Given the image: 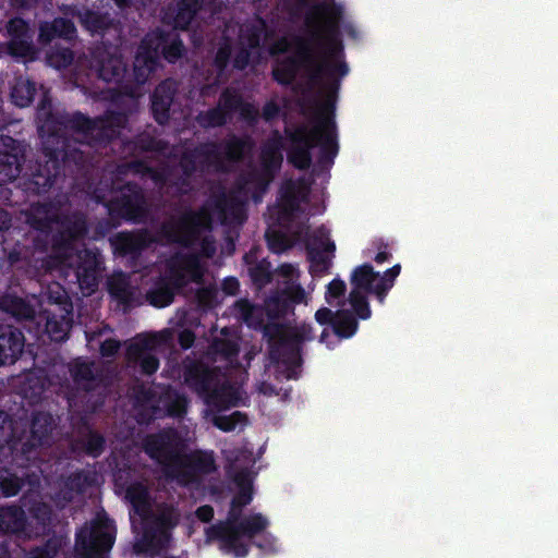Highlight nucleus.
Instances as JSON below:
<instances>
[{
    "instance_id": "e2e57ef3",
    "label": "nucleus",
    "mask_w": 558,
    "mask_h": 558,
    "mask_svg": "<svg viewBox=\"0 0 558 558\" xmlns=\"http://www.w3.org/2000/svg\"><path fill=\"white\" fill-rule=\"evenodd\" d=\"M307 256L310 262L312 263V268L314 271L319 272H328L331 262L329 257L319 248H315L312 246H307Z\"/></svg>"
},
{
    "instance_id": "e433bc0d",
    "label": "nucleus",
    "mask_w": 558,
    "mask_h": 558,
    "mask_svg": "<svg viewBox=\"0 0 558 558\" xmlns=\"http://www.w3.org/2000/svg\"><path fill=\"white\" fill-rule=\"evenodd\" d=\"M73 383L85 391H92L99 383L94 372V363L75 360L69 366Z\"/></svg>"
},
{
    "instance_id": "c85d7f7f",
    "label": "nucleus",
    "mask_w": 558,
    "mask_h": 558,
    "mask_svg": "<svg viewBox=\"0 0 558 558\" xmlns=\"http://www.w3.org/2000/svg\"><path fill=\"white\" fill-rule=\"evenodd\" d=\"M53 510L43 501L33 502L28 508L27 525L36 536L46 535L51 531Z\"/></svg>"
},
{
    "instance_id": "c9c22d12",
    "label": "nucleus",
    "mask_w": 558,
    "mask_h": 558,
    "mask_svg": "<svg viewBox=\"0 0 558 558\" xmlns=\"http://www.w3.org/2000/svg\"><path fill=\"white\" fill-rule=\"evenodd\" d=\"M254 256L252 253L244 255L243 259L248 266V276L252 284L257 289L262 290L272 281V267L271 263L267 258H263L258 262L253 260Z\"/></svg>"
},
{
    "instance_id": "9b49d317",
    "label": "nucleus",
    "mask_w": 558,
    "mask_h": 558,
    "mask_svg": "<svg viewBox=\"0 0 558 558\" xmlns=\"http://www.w3.org/2000/svg\"><path fill=\"white\" fill-rule=\"evenodd\" d=\"M144 451L162 468L166 476L170 477L181 456L177 433L161 430L148 435L144 440Z\"/></svg>"
},
{
    "instance_id": "39448f33",
    "label": "nucleus",
    "mask_w": 558,
    "mask_h": 558,
    "mask_svg": "<svg viewBox=\"0 0 558 558\" xmlns=\"http://www.w3.org/2000/svg\"><path fill=\"white\" fill-rule=\"evenodd\" d=\"M116 535L114 521L106 513L97 514L89 525L86 524L76 532L74 558H108Z\"/></svg>"
},
{
    "instance_id": "9d476101",
    "label": "nucleus",
    "mask_w": 558,
    "mask_h": 558,
    "mask_svg": "<svg viewBox=\"0 0 558 558\" xmlns=\"http://www.w3.org/2000/svg\"><path fill=\"white\" fill-rule=\"evenodd\" d=\"M171 339V332L168 329L159 335L143 336L129 344L126 348V359L130 364L140 368L142 375L150 376L159 368V359L154 350Z\"/></svg>"
},
{
    "instance_id": "c756f323",
    "label": "nucleus",
    "mask_w": 558,
    "mask_h": 558,
    "mask_svg": "<svg viewBox=\"0 0 558 558\" xmlns=\"http://www.w3.org/2000/svg\"><path fill=\"white\" fill-rule=\"evenodd\" d=\"M282 137L278 131L275 132V136L269 138L260 151V163L263 170L270 177L275 174L281 168L283 156H282Z\"/></svg>"
},
{
    "instance_id": "5701e85b",
    "label": "nucleus",
    "mask_w": 558,
    "mask_h": 558,
    "mask_svg": "<svg viewBox=\"0 0 558 558\" xmlns=\"http://www.w3.org/2000/svg\"><path fill=\"white\" fill-rule=\"evenodd\" d=\"M72 447L78 453L97 459L105 452L107 439L102 433L84 420L76 430Z\"/></svg>"
},
{
    "instance_id": "1a4fd4ad",
    "label": "nucleus",
    "mask_w": 558,
    "mask_h": 558,
    "mask_svg": "<svg viewBox=\"0 0 558 558\" xmlns=\"http://www.w3.org/2000/svg\"><path fill=\"white\" fill-rule=\"evenodd\" d=\"M216 146L214 143H199L182 151L178 162L182 173L169 183L180 196L189 195L193 191L191 179L196 173H209L211 172L210 165H220Z\"/></svg>"
},
{
    "instance_id": "c03bdc74",
    "label": "nucleus",
    "mask_w": 558,
    "mask_h": 558,
    "mask_svg": "<svg viewBox=\"0 0 558 558\" xmlns=\"http://www.w3.org/2000/svg\"><path fill=\"white\" fill-rule=\"evenodd\" d=\"M357 329V318L350 310L340 308L336 311V319L332 326L335 336L339 339H349L356 333Z\"/></svg>"
},
{
    "instance_id": "ddd939ff",
    "label": "nucleus",
    "mask_w": 558,
    "mask_h": 558,
    "mask_svg": "<svg viewBox=\"0 0 558 558\" xmlns=\"http://www.w3.org/2000/svg\"><path fill=\"white\" fill-rule=\"evenodd\" d=\"M217 470L213 451L195 450L180 456L170 477L182 485L198 484L206 475Z\"/></svg>"
},
{
    "instance_id": "8fccbe9b",
    "label": "nucleus",
    "mask_w": 558,
    "mask_h": 558,
    "mask_svg": "<svg viewBox=\"0 0 558 558\" xmlns=\"http://www.w3.org/2000/svg\"><path fill=\"white\" fill-rule=\"evenodd\" d=\"M35 95L36 86L31 81L16 82L11 92L12 102L20 108L28 107L33 102Z\"/></svg>"
},
{
    "instance_id": "7ed1b4c3",
    "label": "nucleus",
    "mask_w": 558,
    "mask_h": 558,
    "mask_svg": "<svg viewBox=\"0 0 558 558\" xmlns=\"http://www.w3.org/2000/svg\"><path fill=\"white\" fill-rule=\"evenodd\" d=\"M54 426L49 412L34 411L31 420H14L0 411V453L10 456L11 463L17 468H27L39 449L49 445Z\"/></svg>"
},
{
    "instance_id": "f704fd0d",
    "label": "nucleus",
    "mask_w": 558,
    "mask_h": 558,
    "mask_svg": "<svg viewBox=\"0 0 558 558\" xmlns=\"http://www.w3.org/2000/svg\"><path fill=\"white\" fill-rule=\"evenodd\" d=\"M125 499L131 504L135 514L145 519L151 511L148 488L141 482L131 483L125 490Z\"/></svg>"
},
{
    "instance_id": "58836bf2",
    "label": "nucleus",
    "mask_w": 558,
    "mask_h": 558,
    "mask_svg": "<svg viewBox=\"0 0 558 558\" xmlns=\"http://www.w3.org/2000/svg\"><path fill=\"white\" fill-rule=\"evenodd\" d=\"M207 10L199 3V0H183L179 3L173 26L179 31H186L193 22L196 14L205 17Z\"/></svg>"
},
{
    "instance_id": "3c124183",
    "label": "nucleus",
    "mask_w": 558,
    "mask_h": 558,
    "mask_svg": "<svg viewBox=\"0 0 558 558\" xmlns=\"http://www.w3.org/2000/svg\"><path fill=\"white\" fill-rule=\"evenodd\" d=\"M180 514L173 507H165L149 522L171 538V531L179 524Z\"/></svg>"
},
{
    "instance_id": "052dcab7",
    "label": "nucleus",
    "mask_w": 558,
    "mask_h": 558,
    "mask_svg": "<svg viewBox=\"0 0 558 558\" xmlns=\"http://www.w3.org/2000/svg\"><path fill=\"white\" fill-rule=\"evenodd\" d=\"M266 241L269 250L275 254H280L292 246L288 235L281 231L267 232Z\"/></svg>"
},
{
    "instance_id": "0e129e2a",
    "label": "nucleus",
    "mask_w": 558,
    "mask_h": 558,
    "mask_svg": "<svg viewBox=\"0 0 558 558\" xmlns=\"http://www.w3.org/2000/svg\"><path fill=\"white\" fill-rule=\"evenodd\" d=\"M225 41L218 48L215 58L214 64L219 72H222L227 69L230 58H231V39L233 37H221Z\"/></svg>"
},
{
    "instance_id": "de8ad7c7",
    "label": "nucleus",
    "mask_w": 558,
    "mask_h": 558,
    "mask_svg": "<svg viewBox=\"0 0 558 558\" xmlns=\"http://www.w3.org/2000/svg\"><path fill=\"white\" fill-rule=\"evenodd\" d=\"M108 292L124 306H131L134 300V292L129 279L123 274L113 276L108 281Z\"/></svg>"
},
{
    "instance_id": "aec40b11",
    "label": "nucleus",
    "mask_w": 558,
    "mask_h": 558,
    "mask_svg": "<svg viewBox=\"0 0 558 558\" xmlns=\"http://www.w3.org/2000/svg\"><path fill=\"white\" fill-rule=\"evenodd\" d=\"M206 143L216 144L217 158L220 165H210L214 172L223 173L228 171L226 161L236 163L244 159L245 155L252 148V142L248 137H241L232 134L221 142L207 141Z\"/></svg>"
},
{
    "instance_id": "2f4dec72",
    "label": "nucleus",
    "mask_w": 558,
    "mask_h": 558,
    "mask_svg": "<svg viewBox=\"0 0 558 558\" xmlns=\"http://www.w3.org/2000/svg\"><path fill=\"white\" fill-rule=\"evenodd\" d=\"M27 526V515L22 507L16 505L0 507V532L16 534L24 532Z\"/></svg>"
},
{
    "instance_id": "338daca9",
    "label": "nucleus",
    "mask_w": 558,
    "mask_h": 558,
    "mask_svg": "<svg viewBox=\"0 0 558 558\" xmlns=\"http://www.w3.org/2000/svg\"><path fill=\"white\" fill-rule=\"evenodd\" d=\"M51 247L56 253H65L72 248L75 242L69 234L61 228L53 234H51Z\"/></svg>"
},
{
    "instance_id": "bf43d9fd",
    "label": "nucleus",
    "mask_w": 558,
    "mask_h": 558,
    "mask_svg": "<svg viewBox=\"0 0 558 558\" xmlns=\"http://www.w3.org/2000/svg\"><path fill=\"white\" fill-rule=\"evenodd\" d=\"M347 292V284L340 278H335L331 280L326 288L325 300L329 305H342L343 302L340 301L344 296Z\"/></svg>"
},
{
    "instance_id": "f03ea898",
    "label": "nucleus",
    "mask_w": 558,
    "mask_h": 558,
    "mask_svg": "<svg viewBox=\"0 0 558 558\" xmlns=\"http://www.w3.org/2000/svg\"><path fill=\"white\" fill-rule=\"evenodd\" d=\"M37 120L44 161L31 167L24 182L26 190L37 195L47 193L57 178L76 177L86 167L88 157L81 149L82 143L69 136V130L83 135L90 147L105 148L120 136L128 123L125 113L111 110L96 118L81 111L60 116L52 111L51 102L46 97L37 108Z\"/></svg>"
},
{
    "instance_id": "bb28decb",
    "label": "nucleus",
    "mask_w": 558,
    "mask_h": 558,
    "mask_svg": "<svg viewBox=\"0 0 558 558\" xmlns=\"http://www.w3.org/2000/svg\"><path fill=\"white\" fill-rule=\"evenodd\" d=\"M175 88L169 81L159 83L151 94L150 110L155 121L163 125L170 119V107L173 102Z\"/></svg>"
},
{
    "instance_id": "423d86ee",
    "label": "nucleus",
    "mask_w": 558,
    "mask_h": 558,
    "mask_svg": "<svg viewBox=\"0 0 558 558\" xmlns=\"http://www.w3.org/2000/svg\"><path fill=\"white\" fill-rule=\"evenodd\" d=\"M98 202L102 203L99 197ZM104 205L113 220L142 223L150 214V205L144 189L132 181L117 187L111 198L104 202Z\"/></svg>"
},
{
    "instance_id": "f257e3e1",
    "label": "nucleus",
    "mask_w": 558,
    "mask_h": 558,
    "mask_svg": "<svg viewBox=\"0 0 558 558\" xmlns=\"http://www.w3.org/2000/svg\"><path fill=\"white\" fill-rule=\"evenodd\" d=\"M240 47L233 58V68L245 70L250 64H257L260 58L262 37H238ZM274 37H263L267 40ZM287 44L289 37H278ZM293 39L292 51L275 60L271 76L281 86H291L298 74L308 86L317 87L324 96L314 125L306 124L284 128L289 142L288 162L295 169L304 171L313 162L312 149L319 147L317 162L329 169L339 153L337 124L335 120L338 94L341 81L349 72L345 61L342 37H290Z\"/></svg>"
},
{
    "instance_id": "a18cd8bd",
    "label": "nucleus",
    "mask_w": 558,
    "mask_h": 558,
    "mask_svg": "<svg viewBox=\"0 0 558 558\" xmlns=\"http://www.w3.org/2000/svg\"><path fill=\"white\" fill-rule=\"evenodd\" d=\"M233 482L238 486L239 490L233 496L231 502L234 507L244 508L250 505L253 500V481L246 469H242L236 472L233 476Z\"/></svg>"
},
{
    "instance_id": "393cba45",
    "label": "nucleus",
    "mask_w": 558,
    "mask_h": 558,
    "mask_svg": "<svg viewBox=\"0 0 558 558\" xmlns=\"http://www.w3.org/2000/svg\"><path fill=\"white\" fill-rule=\"evenodd\" d=\"M184 383L186 386L203 397L219 378L215 368L199 361H192L184 366Z\"/></svg>"
},
{
    "instance_id": "a878e982",
    "label": "nucleus",
    "mask_w": 558,
    "mask_h": 558,
    "mask_svg": "<svg viewBox=\"0 0 558 558\" xmlns=\"http://www.w3.org/2000/svg\"><path fill=\"white\" fill-rule=\"evenodd\" d=\"M25 336L16 327L0 328V366L13 365L22 355Z\"/></svg>"
},
{
    "instance_id": "20e7f679",
    "label": "nucleus",
    "mask_w": 558,
    "mask_h": 558,
    "mask_svg": "<svg viewBox=\"0 0 558 558\" xmlns=\"http://www.w3.org/2000/svg\"><path fill=\"white\" fill-rule=\"evenodd\" d=\"M313 339V327L310 324H301L289 328L288 333L281 337L280 341L271 344L269 360L277 366L278 378L283 377L288 380L300 378L303 344Z\"/></svg>"
},
{
    "instance_id": "864d4df0",
    "label": "nucleus",
    "mask_w": 558,
    "mask_h": 558,
    "mask_svg": "<svg viewBox=\"0 0 558 558\" xmlns=\"http://www.w3.org/2000/svg\"><path fill=\"white\" fill-rule=\"evenodd\" d=\"M214 425L222 432H232L238 426L244 427L248 423L247 415L241 411H234L229 415H216Z\"/></svg>"
},
{
    "instance_id": "6e6552de",
    "label": "nucleus",
    "mask_w": 558,
    "mask_h": 558,
    "mask_svg": "<svg viewBox=\"0 0 558 558\" xmlns=\"http://www.w3.org/2000/svg\"><path fill=\"white\" fill-rule=\"evenodd\" d=\"M27 223L46 238L51 234L56 225L74 241L83 240L88 233V225L83 214L60 215L47 203H38L32 206L27 214Z\"/></svg>"
},
{
    "instance_id": "4d7b16f0",
    "label": "nucleus",
    "mask_w": 558,
    "mask_h": 558,
    "mask_svg": "<svg viewBox=\"0 0 558 558\" xmlns=\"http://www.w3.org/2000/svg\"><path fill=\"white\" fill-rule=\"evenodd\" d=\"M80 19L88 32H106L110 29L111 21L96 12L85 11L80 14Z\"/></svg>"
},
{
    "instance_id": "f8f14e48",
    "label": "nucleus",
    "mask_w": 558,
    "mask_h": 558,
    "mask_svg": "<svg viewBox=\"0 0 558 558\" xmlns=\"http://www.w3.org/2000/svg\"><path fill=\"white\" fill-rule=\"evenodd\" d=\"M89 68L107 83H121L128 71L119 48L107 46L104 41L90 49Z\"/></svg>"
},
{
    "instance_id": "0eeeda50",
    "label": "nucleus",
    "mask_w": 558,
    "mask_h": 558,
    "mask_svg": "<svg viewBox=\"0 0 558 558\" xmlns=\"http://www.w3.org/2000/svg\"><path fill=\"white\" fill-rule=\"evenodd\" d=\"M211 228L213 216L205 204L196 210L186 209L177 219L163 222L160 231L168 242L190 247L199 240L202 232Z\"/></svg>"
},
{
    "instance_id": "b1692460",
    "label": "nucleus",
    "mask_w": 558,
    "mask_h": 558,
    "mask_svg": "<svg viewBox=\"0 0 558 558\" xmlns=\"http://www.w3.org/2000/svg\"><path fill=\"white\" fill-rule=\"evenodd\" d=\"M154 37H143L133 61V75L137 84H145L149 75L156 71L159 65V56L157 49L150 44ZM166 40L168 37H155Z\"/></svg>"
},
{
    "instance_id": "79ce46f5",
    "label": "nucleus",
    "mask_w": 558,
    "mask_h": 558,
    "mask_svg": "<svg viewBox=\"0 0 558 558\" xmlns=\"http://www.w3.org/2000/svg\"><path fill=\"white\" fill-rule=\"evenodd\" d=\"M33 37H10L8 54L23 62H32L38 59L39 49L32 41Z\"/></svg>"
},
{
    "instance_id": "412c9836",
    "label": "nucleus",
    "mask_w": 558,
    "mask_h": 558,
    "mask_svg": "<svg viewBox=\"0 0 558 558\" xmlns=\"http://www.w3.org/2000/svg\"><path fill=\"white\" fill-rule=\"evenodd\" d=\"M238 100L229 96V89L226 87L219 96L216 107L199 111L195 121L202 129H214L226 125L234 116Z\"/></svg>"
},
{
    "instance_id": "a19ab883",
    "label": "nucleus",
    "mask_w": 558,
    "mask_h": 558,
    "mask_svg": "<svg viewBox=\"0 0 558 558\" xmlns=\"http://www.w3.org/2000/svg\"><path fill=\"white\" fill-rule=\"evenodd\" d=\"M129 146L132 151L137 154L157 153L165 154L169 147V143L165 140L157 138L148 132L136 134L129 141Z\"/></svg>"
},
{
    "instance_id": "37998d69",
    "label": "nucleus",
    "mask_w": 558,
    "mask_h": 558,
    "mask_svg": "<svg viewBox=\"0 0 558 558\" xmlns=\"http://www.w3.org/2000/svg\"><path fill=\"white\" fill-rule=\"evenodd\" d=\"M27 477V473L19 475L7 466H0V497L10 498L19 495Z\"/></svg>"
},
{
    "instance_id": "680f3d73",
    "label": "nucleus",
    "mask_w": 558,
    "mask_h": 558,
    "mask_svg": "<svg viewBox=\"0 0 558 558\" xmlns=\"http://www.w3.org/2000/svg\"><path fill=\"white\" fill-rule=\"evenodd\" d=\"M45 330L49 338L56 342L63 341L68 337L66 324L63 320H58L54 316L47 318Z\"/></svg>"
},
{
    "instance_id": "69168bd1",
    "label": "nucleus",
    "mask_w": 558,
    "mask_h": 558,
    "mask_svg": "<svg viewBox=\"0 0 558 558\" xmlns=\"http://www.w3.org/2000/svg\"><path fill=\"white\" fill-rule=\"evenodd\" d=\"M185 48L181 37H173V40L162 46V57L169 63H175L184 53Z\"/></svg>"
},
{
    "instance_id": "cd10ccee",
    "label": "nucleus",
    "mask_w": 558,
    "mask_h": 558,
    "mask_svg": "<svg viewBox=\"0 0 558 558\" xmlns=\"http://www.w3.org/2000/svg\"><path fill=\"white\" fill-rule=\"evenodd\" d=\"M170 537L160 532L149 521L144 523L143 534L140 541L134 545L136 554H148L150 556L159 555L167 548Z\"/></svg>"
},
{
    "instance_id": "473e14b6",
    "label": "nucleus",
    "mask_w": 558,
    "mask_h": 558,
    "mask_svg": "<svg viewBox=\"0 0 558 558\" xmlns=\"http://www.w3.org/2000/svg\"><path fill=\"white\" fill-rule=\"evenodd\" d=\"M0 310L17 320H31L35 317L34 306L15 293L0 295Z\"/></svg>"
},
{
    "instance_id": "4c0bfd02",
    "label": "nucleus",
    "mask_w": 558,
    "mask_h": 558,
    "mask_svg": "<svg viewBox=\"0 0 558 558\" xmlns=\"http://www.w3.org/2000/svg\"><path fill=\"white\" fill-rule=\"evenodd\" d=\"M159 403L167 416L178 418L186 414L189 404L186 397L171 387L161 392Z\"/></svg>"
},
{
    "instance_id": "a211bd4d",
    "label": "nucleus",
    "mask_w": 558,
    "mask_h": 558,
    "mask_svg": "<svg viewBox=\"0 0 558 558\" xmlns=\"http://www.w3.org/2000/svg\"><path fill=\"white\" fill-rule=\"evenodd\" d=\"M25 161L24 145L9 135L0 137V185L17 179Z\"/></svg>"
},
{
    "instance_id": "f3484780",
    "label": "nucleus",
    "mask_w": 558,
    "mask_h": 558,
    "mask_svg": "<svg viewBox=\"0 0 558 558\" xmlns=\"http://www.w3.org/2000/svg\"><path fill=\"white\" fill-rule=\"evenodd\" d=\"M175 291L184 289L190 281L201 282L203 270L194 255H183L168 262L166 272L159 276Z\"/></svg>"
},
{
    "instance_id": "4468645a",
    "label": "nucleus",
    "mask_w": 558,
    "mask_h": 558,
    "mask_svg": "<svg viewBox=\"0 0 558 558\" xmlns=\"http://www.w3.org/2000/svg\"><path fill=\"white\" fill-rule=\"evenodd\" d=\"M374 267L368 264H362L355 267L351 274L350 282L352 289L348 301L351 305V312L357 319L366 320L372 316V310L367 294H374Z\"/></svg>"
},
{
    "instance_id": "4be33fe9",
    "label": "nucleus",
    "mask_w": 558,
    "mask_h": 558,
    "mask_svg": "<svg viewBox=\"0 0 558 558\" xmlns=\"http://www.w3.org/2000/svg\"><path fill=\"white\" fill-rule=\"evenodd\" d=\"M110 243L117 256L136 258L150 246L153 238L145 229L122 231L112 236Z\"/></svg>"
},
{
    "instance_id": "6ab92c4d",
    "label": "nucleus",
    "mask_w": 558,
    "mask_h": 558,
    "mask_svg": "<svg viewBox=\"0 0 558 558\" xmlns=\"http://www.w3.org/2000/svg\"><path fill=\"white\" fill-rule=\"evenodd\" d=\"M102 259L98 252L85 248L77 254L75 276L81 290L96 291L101 278Z\"/></svg>"
},
{
    "instance_id": "7c9ffc66",
    "label": "nucleus",
    "mask_w": 558,
    "mask_h": 558,
    "mask_svg": "<svg viewBox=\"0 0 558 558\" xmlns=\"http://www.w3.org/2000/svg\"><path fill=\"white\" fill-rule=\"evenodd\" d=\"M202 398L208 407L217 411L227 410L235 405L233 388L228 383H221L220 378L215 381V385Z\"/></svg>"
},
{
    "instance_id": "49530a36",
    "label": "nucleus",
    "mask_w": 558,
    "mask_h": 558,
    "mask_svg": "<svg viewBox=\"0 0 558 558\" xmlns=\"http://www.w3.org/2000/svg\"><path fill=\"white\" fill-rule=\"evenodd\" d=\"M401 266L399 264L393 265L387 269L383 275L374 270L376 277L374 278V295L380 304L385 303L388 292L395 284V280L400 275Z\"/></svg>"
},
{
    "instance_id": "2eb2a0df",
    "label": "nucleus",
    "mask_w": 558,
    "mask_h": 558,
    "mask_svg": "<svg viewBox=\"0 0 558 558\" xmlns=\"http://www.w3.org/2000/svg\"><path fill=\"white\" fill-rule=\"evenodd\" d=\"M269 525L268 519L262 513L245 515L238 523L235 532L230 533L220 544L219 548L225 554H232L236 558H244L248 555L250 547L241 541V537L253 539L265 532Z\"/></svg>"
},
{
    "instance_id": "5fc2aeb1",
    "label": "nucleus",
    "mask_w": 558,
    "mask_h": 558,
    "mask_svg": "<svg viewBox=\"0 0 558 558\" xmlns=\"http://www.w3.org/2000/svg\"><path fill=\"white\" fill-rule=\"evenodd\" d=\"M335 20L336 17L332 8H329L328 5H318L313 9L311 15L307 17V23L317 29H324L331 26Z\"/></svg>"
},
{
    "instance_id": "774afa93",
    "label": "nucleus",
    "mask_w": 558,
    "mask_h": 558,
    "mask_svg": "<svg viewBox=\"0 0 558 558\" xmlns=\"http://www.w3.org/2000/svg\"><path fill=\"white\" fill-rule=\"evenodd\" d=\"M59 551V544L54 539H48L44 545L33 548L27 558H54Z\"/></svg>"
},
{
    "instance_id": "dca6fc26",
    "label": "nucleus",
    "mask_w": 558,
    "mask_h": 558,
    "mask_svg": "<svg viewBox=\"0 0 558 558\" xmlns=\"http://www.w3.org/2000/svg\"><path fill=\"white\" fill-rule=\"evenodd\" d=\"M206 205L222 226H242L247 219L244 203L222 185L211 193Z\"/></svg>"
},
{
    "instance_id": "09e8293b",
    "label": "nucleus",
    "mask_w": 558,
    "mask_h": 558,
    "mask_svg": "<svg viewBox=\"0 0 558 558\" xmlns=\"http://www.w3.org/2000/svg\"><path fill=\"white\" fill-rule=\"evenodd\" d=\"M228 89L229 96L238 100L234 113L238 112L240 114L241 120L245 121L248 125H256L259 119L258 109L253 104L245 101L238 89L233 87H228Z\"/></svg>"
},
{
    "instance_id": "13d9d810",
    "label": "nucleus",
    "mask_w": 558,
    "mask_h": 558,
    "mask_svg": "<svg viewBox=\"0 0 558 558\" xmlns=\"http://www.w3.org/2000/svg\"><path fill=\"white\" fill-rule=\"evenodd\" d=\"M210 347L215 354L225 360L235 359L240 352L238 343L229 339L216 338Z\"/></svg>"
},
{
    "instance_id": "6e6d98bb",
    "label": "nucleus",
    "mask_w": 558,
    "mask_h": 558,
    "mask_svg": "<svg viewBox=\"0 0 558 558\" xmlns=\"http://www.w3.org/2000/svg\"><path fill=\"white\" fill-rule=\"evenodd\" d=\"M22 390L25 398L31 399L32 402H37L41 399V396L46 390V381L44 378L28 374L22 386Z\"/></svg>"
},
{
    "instance_id": "ea45409f",
    "label": "nucleus",
    "mask_w": 558,
    "mask_h": 558,
    "mask_svg": "<svg viewBox=\"0 0 558 558\" xmlns=\"http://www.w3.org/2000/svg\"><path fill=\"white\" fill-rule=\"evenodd\" d=\"M177 293L169 283L157 277L146 292V300L151 306L163 308L173 302Z\"/></svg>"
},
{
    "instance_id": "72a5a7b5",
    "label": "nucleus",
    "mask_w": 558,
    "mask_h": 558,
    "mask_svg": "<svg viewBox=\"0 0 558 558\" xmlns=\"http://www.w3.org/2000/svg\"><path fill=\"white\" fill-rule=\"evenodd\" d=\"M242 510L243 508L234 507L233 502H231L227 520L208 526L205 531L206 539L208 542L218 541L220 544L230 533L235 532L238 523L243 518Z\"/></svg>"
},
{
    "instance_id": "603ef678",
    "label": "nucleus",
    "mask_w": 558,
    "mask_h": 558,
    "mask_svg": "<svg viewBox=\"0 0 558 558\" xmlns=\"http://www.w3.org/2000/svg\"><path fill=\"white\" fill-rule=\"evenodd\" d=\"M46 60L50 66L57 70L66 69L74 60V52L69 47L56 45L47 52Z\"/></svg>"
}]
</instances>
